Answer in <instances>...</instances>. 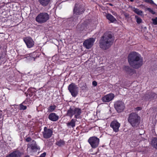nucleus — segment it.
<instances>
[{"label": "nucleus", "instance_id": "f257e3e1", "mask_svg": "<svg viewBox=\"0 0 157 157\" xmlns=\"http://www.w3.org/2000/svg\"><path fill=\"white\" fill-rule=\"evenodd\" d=\"M128 61L130 65L133 68L138 69L143 64V60L141 56L138 53L133 52L128 56Z\"/></svg>", "mask_w": 157, "mask_h": 157}, {"label": "nucleus", "instance_id": "5701e85b", "mask_svg": "<svg viewBox=\"0 0 157 157\" xmlns=\"http://www.w3.org/2000/svg\"><path fill=\"white\" fill-rule=\"evenodd\" d=\"M124 71L128 74H131L133 72V69L128 66H125L124 67Z\"/></svg>", "mask_w": 157, "mask_h": 157}, {"label": "nucleus", "instance_id": "c85d7f7f", "mask_svg": "<svg viewBox=\"0 0 157 157\" xmlns=\"http://www.w3.org/2000/svg\"><path fill=\"white\" fill-rule=\"evenodd\" d=\"M152 21L154 25H157V17H155V18H152Z\"/></svg>", "mask_w": 157, "mask_h": 157}, {"label": "nucleus", "instance_id": "6e6552de", "mask_svg": "<svg viewBox=\"0 0 157 157\" xmlns=\"http://www.w3.org/2000/svg\"><path fill=\"white\" fill-rule=\"evenodd\" d=\"M95 41V39L93 38H90L85 40L83 43V45L86 49H90L93 45Z\"/></svg>", "mask_w": 157, "mask_h": 157}, {"label": "nucleus", "instance_id": "39448f33", "mask_svg": "<svg viewBox=\"0 0 157 157\" xmlns=\"http://www.w3.org/2000/svg\"><path fill=\"white\" fill-rule=\"evenodd\" d=\"M68 90L73 97H75L78 93V88L74 83H72L69 85Z\"/></svg>", "mask_w": 157, "mask_h": 157}, {"label": "nucleus", "instance_id": "7ed1b4c3", "mask_svg": "<svg viewBox=\"0 0 157 157\" xmlns=\"http://www.w3.org/2000/svg\"><path fill=\"white\" fill-rule=\"evenodd\" d=\"M140 117L135 113H132L128 115V122L133 127H136L140 123Z\"/></svg>", "mask_w": 157, "mask_h": 157}, {"label": "nucleus", "instance_id": "4be33fe9", "mask_svg": "<svg viewBox=\"0 0 157 157\" xmlns=\"http://www.w3.org/2000/svg\"><path fill=\"white\" fill-rule=\"evenodd\" d=\"M151 145L157 149V138H154L151 142Z\"/></svg>", "mask_w": 157, "mask_h": 157}, {"label": "nucleus", "instance_id": "423d86ee", "mask_svg": "<svg viewBox=\"0 0 157 157\" xmlns=\"http://www.w3.org/2000/svg\"><path fill=\"white\" fill-rule=\"evenodd\" d=\"M99 139L95 136L90 137L88 140V141L93 148L97 147L99 144Z\"/></svg>", "mask_w": 157, "mask_h": 157}, {"label": "nucleus", "instance_id": "a878e982", "mask_svg": "<svg viewBox=\"0 0 157 157\" xmlns=\"http://www.w3.org/2000/svg\"><path fill=\"white\" fill-rule=\"evenodd\" d=\"M135 18L136 19V21L137 23L139 24L142 22V20L138 16H135Z\"/></svg>", "mask_w": 157, "mask_h": 157}, {"label": "nucleus", "instance_id": "e433bc0d", "mask_svg": "<svg viewBox=\"0 0 157 157\" xmlns=\"http://www.w3.org/2000/svg\"><path fill=\"white\" fill-rule=\"evenodd\" d=\"M140 6H142V7L144 6L143 5H140Z\"/></svg>", "mask_w": 157, "mask_h": 157}, {"label": "nucleus", "instance_id": "f8f14e48", "mask_svg": "<svg viewBox=\"0 0 157 157\" xmlns=\"http://www.w3.org/2000/svg\"><path fill=\"white\" fill-rule=\"evenodd\" d=\"M120 125V124L117 121H113L110 124V126L115 132H117L119 131V128Z\"/></svg>", "mask_w": 157, "mask_h": 157}, {"label": "nucleus", "instance_id": "0eeeda50", "mask_svg": "<svg viewBox=\"0 0 157 157\" xmlns=\"http://www.w3.org/2000/svg\"><path fill=\"white\" fill-rule=\"evenodd\" d=\"M114 107L118 113H120L124 110L125 108L124 104L122 101H118L115 103Z\"/></svg>", "mask_w": 157, "mask_h": 157}, {"label": "nucleus", "instance_id": "f03ea898", "mask_svg": "<svg viewBox=\"0 0 157 157\" xmlns=\"http://www.w3.org/2000/svg\"><path fill=\"white\" fill-rule=\"evenodd\" d=\"M114 40L111 34L109 33L104 34L100 41V47L104 50L109 48L113 44Z\"/></svg>", "mask_w": 157, "mask_h": 157}, {"label": "nucleus", "instance_id": "7c9ffc66", "mask_svg": "<svg viewBox=\"0 0 157 157\" xmlns=\"http://www.w3.org/2000/svg\"><path fill=\"white\" fill-rule=\"evenodd\" d=\"M32 140V139L30 137H28L26 139V140L27 142L30 141Z\"/></svg>", "mask_w": 157, "mask_h": 157}, {"label": "nucleus", "instance_id": "c756f323", "mask_svg": "<svg viewBox=\"0 0 157 157\" xmlns=\"http://www.w3.org/2000/svg\"><path fill=\"white\" fill-rule=\"evenodd\" d=\"M146 9L152 14H155V12L151 8H148Z\"/></svg>", "mask_w": 157, "mask_h": 157}, {"label": "nucleus", "instance_id": "2eb2a0df", "mask_svg": "<svg viewBox=\"0 0 157 157\" xmlns=\"http://www.w3.org/2000/svg\"><path fill=\"white\" fill-rule=\"evenodd\" d=\"M76 120L75 119H72L70 122L67 123L66 124L67 126L69 128H74L75 126Z\"/></svg>", "mask_w": 157, "mask_h": 157}, {"label": "nucleus", "instance_id": "412c9836", "mask_svg": "<svg viewBox=\"0 0 157 157\" xmlns=\"http://www.w3.org/2000/svg\"><path fill=\"white\" fill-rule=\"evenodd\" d=\"M78 5L76 4L74 10V13L76 14H79L82 13V11H80V8H77V6ZM81 10L82 9H81Z\"/></svg>", "mask_w": 157, "mask_h": 157}, {"label": "nucleus", "instance_id": "6ab92c4d", "mask_svg": "<svg viewBox=\"0 0 157 157\" xmlns=\"http://www.w3.org/2000/svg\"><path fill=\"white\" fill-rule=\"evenodd\" d=\"M74 111L75 117L76 118H77L81 113V110L79 108H74Z\"/></svg>", "mask_w": 157, "mask_h": 157}, {"label": "nucleus", "instance_id": "473e14b6", "mask_svg": "<svg viewBox=\"0 0 157 157\" xmlns=\"http://www.w3.org/2000/svg\"><path fill=\"white\" fill-rule=\"evenodd\" d=\"M84 26H85V25L84 24L82 25L81 27V30H83L84 29H85V28L84 27Z\"/></svg>", "mask_w": 157, "mask_h": 157}, {"label": "nucleus", "instance_id": "b1692460", "mask_svg": "<svg viewBox=\"0 0 157 157\" xmlns=\"http://www.w3.org/2000/svg\"><path fill=\"white\" fill-rule=\"evenodd\" d=\"M56 108V106L55 105H51L48 108V111L49 112H52Z\"/></svg>", "mask_w": 157, "mask_h": 157}, {"label": "nucleus", "instance_id": "9d476101", "mask_svg": "<svg viewBox=\"0 0 157 157\" xmlns=\"http://www.w3.org/2000/svg\"><path fill=\"white\" fill-rule=\"evenodd\" d=\"M114 97V95L113 94H109L103 96L101 98L104 102H109L112 100Z\"/></svg>", "mask_w": 157, "mask_h": 157}, {"label": "nucleus", "instance_id": "c9c22d12", "mask_svg": "<svg viewBox=\"0 0 157 157\" xmlns=\"http://www.w3.org/2000/svg\"><path fill=\"white\" fill-rule=\"evenodd\" d=\"M25 157H29V156L28 155H27Z\"/></svg>", "mask_w": 157, "mask_h": 157}, {"label": "nucleus", "instance_id": "9b49d317", "mask_svg": "<svg viewBox=\"0 0 157 157\" xmlns=\"http://www.w3.org/2000/svg\"><path fill=\"white\" fill-rule=\"evenodd\" d=\"M24 40L28 48H30L33 46L34 42L30 37H27L24 39Z\"/></svg>", "mask_w": 157, "mask_h": 157}, {"label": "nucleus", "instance_id": "cd10ccee", "mask_svg": "<svg viewBox=\"0 0 157 157\" xmlns=\"http://www.w3.org/2000/svg\"><path fill=\"white\" fill-rule=\"evenodd\" d=\"M144 1L147 3H150V4H154L155 5H156V4H155L153 1L152 0H144Z\"/></svg>", "mask_w": 157, "mask_h": 157}, {"label": "nucleus", "instance_id": "a211bd4d", "mask_svg": "<svg viewBox=\"0 0 157 157\" xmlns=\"http://www.w3.org/2000/svg\"><path fill=\"white\" fill-rule=\"evenodd\" d=\"M106 17L111 22H113L115 21H116V18L110 14L108 13L107 14Z\"/></svg>", "mask_w": 157, "mask_h": 157}, {"label": "nucleus", "instance_id": "393cba45", "mask_svg": "<svg viewBox=\"0 0 157 157\" xmlns=\"http://www.w3.org/2000/svg\"><path fill=\"white\" fill-rule=\"evenodd\" d=\"M64 142L61 140L57 141L56 143V144L59 146H62L64 145Z\"/></svg>", "mask_w": 157, "mask_h": 157}, {"label": "nucleus", "instance_id": "1a4fd4ad", "mask_svg": "<svg viewBox=\"0 0 157 157\" xmlns=\"http://www.w3.org/2000/svg\"><path fill=\"white\" fill-rule=\"evenodd\" d=\"M52 131L51 129L45 127L42 132L43 137L45 139L49 138L52 136Z\"/></svg>", "mask_w": 157, "mask_h": 157}, {"label": "nucleus", "instance_id": "ea45409f", "mask_svg": "<svg viewBox=\"0 0 157 157\" xmlns=\"http://www.w3.org/2000/svg\"><path fill=\"white\" fill-rule=\"evenodd\" d=\"M125 16H126V17H127V16H127V15H125Z\"/></svg>", "mask_w": 157, "mask_h": 157}, {"label": "nucleus", "instance_id": "aec40b11", "mask_svg": "<svg viewBox=\"0 0 157 157\" xmlns=\"http://www.w3.org/2000/svg\"><path fill=\"white\" fill-rule=\"evenodd\" d=\"M132 10L137 14L142 16L143 15V11L139 10L137 8H135V7L132 8Z\"/></svg>", "mask_w": 157, "mask_h": 157}, {"label": "nucleus", "instance_id": "4c0bfd02", "mask_svg": "<svg viewBox=\"0 0 157 157\" xmlns=\"http://www.w3.org/2000/svg\"><path fill=\"white\" fill-rule=\"evenodd\" d=\"M131 2H132L134 1L133 0H130Z\"/></svg>", "mask_w": 157, "mask_h": 157}, {"label": "nucleus", "instance_id": "58836bf2", "mask_svg": "<svg viewBox=\"0 0 157 157\" xmlns=\"http://www.w3.org/2000/svg\"><path fill=\"white\" fill-rule=\"evenodd\" d=\"M1 55H0V59H1Z\"/></svg>", "mask_w": 157, "mask_h": 157}, {"label": "nucleus", "instance_id": "dca6fc26", "mask_svg": "<svg viewBox=\"0 0 157 157\" xmlns=\"http://www.w3.org/2000/svg\"><path fill=\"white\" fill-rule=\"evenodd\" d=\"M51 0H38L40 4L43 6H47L50 2Z\"/></svg>", "mask_w": 157, "mask_h": 157}, {"label": "nucleus", "instance_id": "f704fd0d", "mask_svg": "<svg viewBox=\"0 0 157 157\" xmlns=\"http://www.w3.org/2000/svg\"><path fill=\"white\" fill-rule=\"evenodd\" d=\"M137 109L138 110H140V107H137Z\"/></svg>", "mask_w": 157, "mask_h": 157}, {"label": "nucleus", "instance_id": "ddd939ff", "mask_svg": "<svg viewBox=\"0 0 157 157\" xmlns=\"http://www.w3.org/2000/svg\"><path fill=\"white\" fill-rule=\"evenodd\" d=\"M49 119L53 121H56L59 119V116L55 113H51L48 116Z\"/></svg>", "mask_w": 157, "mask_h": 157}, {"label": "nucleus", "instance_id": "f3484780", "mask_svg": "<svg viewBox=\"0 0 157 157\" xmlns=\"http://www.w3.org/2000/svg\"><path fill=\"white\" fill-rule=\"evenodd\" d=\"M74 112V108H70L68 110L67 114L71 118L74 115H75Z\"/></svg>", "mask_w": 157, "mask_h": 157}, {"label": "nucleus", "instance_id": "72a5a7b5", "mask_svg": "<svg viewBox=\"0 0 157 157\" xmlns=\"http://www.w3.org/2000/svg\"><path fill=\"white\" fill-rule=\"evenodd\" d=\"M112 13L113 14V15H114V16H117V13L115 12H113V13Z\"/></svg>", "mask_w": 157, "mask_h": 157}, {"label": "nucleus", "instance_id": "4468645a", "mask_svg": "<svg viewBox=\"0 0 157 157\" xmlns=\"http://www.w3.org/2000/svg\"><path fill=\"white\" fill-rule=\"evenodd\" d=\"M21 155V153L19 151H17L11 153L6 157H20Z\"/></svg>", "mask_w": 157, "mask_h": 157}, {"label": "nucleus", "instance_id": "bb28decb", "mask_svg": "<svg viewBox=\"0 0 157 157\" xmlns=\"http://www.w3.org/2000/svg\"><path fill=\"white\" fill-rule=\"evenodd\" d=\"M27 107L26 106L22 104H21L20 105V108L19 109L21 110H25L26 109Z\"/></svg>", "mask_w": 157, "mask_h": 157}, {"label": "nucleus", "instance_id": "2f4dec72", "mask_svg": "<svg viewBox=\"0 0 157 157\" xmlns=\"http://www.w3.org/2000/svg\"><path fill=\"white\" fill-rule=\"evenodd\" d=\"M92 84L94 86H96L97 85V82L96 81H93L92 82Z\"/></svg>", "mask_w": 157, "mask_h": 157}, {"label": "nucleus", "instance_id": "20e7f679", "mask_svg": "<svg viewBox=\"0 0 157 157\" xmlns=\"http://www.w3.org/2000/svg\"><path fill=\"white\" fill-rule=\"evenodd\" d=\"M49 19V15L46 13L43 12L40 13L36 17V21L39 23H44L46 22Z\"/></svg>", "mask_w": 157, "mask_h": 157}]
</instances>
